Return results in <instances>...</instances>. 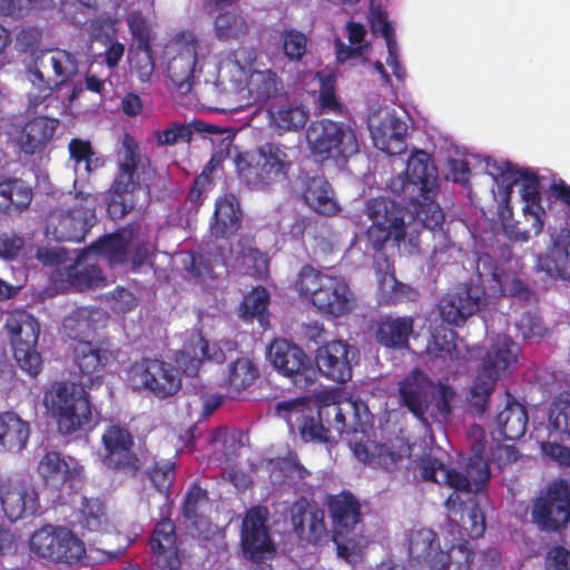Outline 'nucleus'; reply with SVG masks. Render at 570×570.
Masks as SVG:
<instances>
[{
	"mask_svg": "<svg viewBox=\"0 0 570 570\" xmlns=\"http://www.w3.org/2000/svg\"><path fill=\"white\" fill-rule=\"evenodd\" d=\"M479 284L460 285L449 292L440 303L442 318L453 325L463 324L482 306L499 296L511 297L512 304L534 302V294L522 281L499 269L490 255H481L475 264Z\"/></svg>",
	"mask_w": 570,
	"mask_h": 570,
	"instance_id": "nucleus-4",
	"label": "nucleus"
},
{
	"mask_svg": "<svg viewBox=\"0 0 570 570\" xmlns=\"http://www.w3.org/2000/svg\"><path fill=\"white\" fill-rule=\"evenodd\" d=\"M252 243V239L244 238L235 247H227L224 242L216 246L213 261L193 253H181L180 262L189 277L200 284L215 279L228 268L261 278L267 272V258Z\"/></svg>",
	"mask_w": 570,
	"mask_h": 570,
	"instance_id": "nucleus-9",
	"label": "nucleus"
},
{
	"mask_svg": "<svg viewBox=\"0 0 570 570\" xmlns=\"http://www.w3.org/2000/svg\"><path fill=\"white\" fill-rule=\"evenodd\" d=\"M367 127L377 149L389 155L405 150L407 124L395 109L387 106L372 109L367 116Z\"/></svg>",
	"mask_w": 570,
	"mask_h": 570,
	"instance_id": "nucleus-24",
	"label": "nucleus"
},
{
	"mask_svg": "<svg viewBox=\"0 0 570 570\" xmlns=\"http://www.w3.org/2000/svg\"><path fill=\"white\" fill-rule=\"evenodd\" d=\"M150 549L159 570H176L180 566L176 547L175 527L171 520L163 518L150 538Z\"/></svg>",
	"mask_w": 570,
	"mask_h": 570,
	"instance_id": "nucleus-37",
	"label": "nucleus"
},
{
	"mask_svg": "<svg viewBox=\"0 0 570 570\" xmlns=\"http://www.w3.org/2000/svg\"><path fill=\"white\" fill-rule=\"evenodd\" d=\"M520 354V346L510 335H492L488 332L484 346L478 348L475 354L480 363L469 389L468 402L472 413L483 415L487 412L489 399L498 382L509 377L517 370Z\"/></svg>",
	"mask_w": 570,
	"mask_h": 570,
	"instance_id": "nucleus-8",
	"label": "nucleus"
},
{
	"mask_svg": "<svg viewBox=\"0 0 570 570\" xmlns=\"http://www.w3.org/2000/svg\"><path fill=\"white\" fill-rule=\"evenodd\" d=\"M550 436L570 438V392L561 393L551 404L549 412Z\"/></svg>",
	"mask_w": 570,
	"mask_h": 570,
	"instance_id": "nucleus-54",
	"label": "nucleus"
},
{
	"mask_svg": "<svg viewBox=\"0 0 570 570\" xmlns=\"http://www.w3.org/2000/svg\"><path fill=\"white\" fill-rule=\"evenodd\" d=\"M413 328L414 320L411 316H385L376 324L375 340L387 348H403L407 346Z\"/></svg>",
	"mask_w": 570,
	"mask_h": 570,
	"instance_id": "nucleus-41",
	"label": "nucleus"
},
{
	"mask_svg": "<svg viewBox=\"0 0 570 570\" xmlns=\"http://www.w3.org/2000/svg\"><path fill=\"white\" fill-rule=\"evenodd\" d=\"M258 375L257 368L247 357H239L227 366L225 385L232 395L250 386Z\"/></svg>",
	"mask_w": 570,
	"mask_h": 570,
	"instance_id": "nucleus-51",
	"label": "nucleus"
},
{
	"mask_svg": "<svg viewBox=\"0 0 570 570\" xmlns=\"http://www.w3.org/2000/svg\"><path fill=\"white\" fill-rule=\"evenodd\" d=\"M297 81L302 83L308 92L318 91L317 108L322 114H342V104L335 91L336 75L333 71L305 72L297 76Z\"/></svg>",
	"mask_w": 570,
	"mask_h": 570,
	"instance_id": "nucleus-36",
	"label": "nucleus"
},
{
	"mask_svg": "<svg viewBox=\"0 0 570 570\" xmlns=\"http://www.w3.org/2000/svg\"><path fill=\"white\" fill-rule=\"evenodd\" d=\"M243 435L238 432L229 433L226 429L216 430L210 439L212 446L218 461H232L243 446Z\"/></svg>",
	"mask_w": 570,
	"mask_h": 570,
	"instance_id": "nucleus-55",
	"label": "nucleus"
},
{
	"mask_svg": "<svg viewBox=\"0 0 570 570\" xmlns=\"http://www.w3.org/2000/svg\"><path fill=\"white\" fill-rule=\"evenodd\" d=\"M471 455L463 472L448 469L441 461L424 456L420 462L421 476L426 481L445 484L453 492L445 501L449 513L446 532L452 543L442 549L436 533L426 528L413 529L407 534V551L412 567L424 566L429 570H470L472 548L466 538L476 539L485 530L484 514L476 494L490 480L489 453L484 431L473 426Z\"/></svg>",
	"mask_w": 570,
	"mask_h": 570,
	"instance_id": "nucleus-1",
	"label": "nucleus"
},
{
	"mask_svg": "<svg viewBox=\"0 0 570 570\" xmlns=\"http://www.w3.org/2000/svg\"><path fill=\"white\" fill-rule=\"evenodd\" d=\"M0 503L10 521H17L23 515H32L40 508L37 490L22 480H0Z\"/></svg>",
	"mask_w": 570,
	"mask_h": 570,
	"instance_id": "nucleus-31",
	"label": "nucleus"
},
{
	"mask_svg": "<svg viewBox=\"0 0 570 570\" xmlns=\"http://www.w3.org/2000/svg\"><path fill=\"white\" fill-rule=\"evenodd\" d=\"M149 479L164 500H167L166 493L175 476V464L169 460L155 462L148 472Z\"/></svg>",
	"mask_w": 570,
	"mask_h": 570,
	"instance_id": "nucleus-63",
	"label": "nucleus"
},
{
	"mask_svg": "<svg viewBox=\"0 0 570 570\" xmlns=\"http://www.w3.org/2000/svg\"><path fill=\"white\" fill-rule=\"evenodd\" d=\"M112 358L114 352L95 347L89 341H80L75 346V362L82 376H88L82 383L90 386L101 383V371Z\"/></svg>",
	"mask_w": 570,
	"mask_h": 570,
	"instance_id": "nucleus-40",
	"label": "nucleus"
},
{
	"mask_svg": "<svg viewBox=\"0 0 570 570\" xmlns=\"http://www.w3.org/2000/svg\"><path fill=\"white\" fill-rule=\"evenodd\" d=\"M98 195L86 187H78L73 180V190L61 195L59 206L52 209L46 219V235L58 242H82L96 223Z\"/></svg>",
	"mask_w": 570,
	"mask_h": 570,
	"instance_id": "nucleus-10",
	"label": "nucleus"
},
{
	"mask_svg": "<svg viewBox=\"0 0 570 570\" xmlns=\"http://www.w3.org/2000/svg\"><path fill=\"white\" fill-rule=\"evenodd\" d=\"M41 480L51 487L59 488L68 484L73 488L82 479V465L72 456H66L58 451H47L37 464Z\"/></svg>",
	"mask_w": 570,
	"mask_h": 570,
	"instance_id": "nucleus-32",
	"label": "nucleus"
},
{
	"mask_svg": "<svg viewBox=\"0 0 570 570\" xmlns=\"http://www.w3.org/2000/svg\"><path fill=\"white\" fill-rule=\"evenodd\" d=\"M515 327L524 338L542 337L547 328L537 311H527L517 320Z\"/></svg>",
	"mask_w": 570,
	"mask_h": 570,
	"instance_id": "nucleus-64",
	"label": "nucleus"
},
{
	"mask_svg": "<svg viewBox=\"0 0 570 570\" xmlns=\"http://www.w3.org/2000/svg\"><path fill=\"white\" fill-rule=\"evenodd\" d=\"M328 509L333 520V541L337 556L347 562H355L367 544L360 534V503L350 492H341L328 499Z\"/></svg>",
	"mask_w": 570,
	"mask_h": 570,
	"instance_id": "nucleus-20",
	"label": "nucleus"
},
{
	"mask_svg": "<svg viewBox=\"0 0 570 570\" xmlns=\"http://www.w3.org/2000/svg\"><path fill=\"white\" fill-rule=\"evenodd\" d=\"M484 171L497 189L495 200L509 206L513 187H518L522 204V220H505L502 224L504 235L512 242L527 243L539 236L547 223L550 197L543 195L544 175L529 167H520L503 159L487 158Z\"/></svg>",
	"mask_w": 570,
	"mask_h": 570,
	"instance_id": "nucleus-3",
	"label": "nucleus"
},
{
	"mask_svg": "<svg viewBox=\"0 0 570 570\" xmlns=\"http://www.w3.org/2000/svg\"><path fill=\"white\" fill-rule=\"evenodd\" d=\"M537 267L553 279L570 282V229L550 233L549 246L538 255Z\"/></svg>",
	"mask_w": 570,
	"mask_h": 570,
	"instance_id": "nucleus-33",
	"label": "nucleus"
},
{
	"mask_svg": "<svg viewBox=\"0 0 570 570\" xmlns=\"http://www.w3.org/2000/svg\"><path fill=\"white\" fill-rule=\"evenodd\" d=\"M43 406L62 435L85 432L92 428V412L82 385L55 382L45 392Z\"/></svg>",
	"mask_w": 570,
	"mask_h": 570,
	"instance_id": "nucleus-15",
	"label": "nucleus"
},
{
	"mask_svg": "<svg viewBox=\"0 0 570 570\" xmlns=\"http://www.w3.org/2000/svg\"><path fill=\"white\" fill-rule=\"evenodd\" d=\"M534 522L542 530H558L570 520V492L566 481L549 484L532 509Z\"/></svg>",
	"mask_w": 570,
	"mask_h": 570,
	"instance_id": "nucleus-26",
	"label": "nucleus"
},
{
	"mask_svg": "<svg viewBox=\"0 0 570 570\" xmlns=\"http://www.w3.org/2000/svg\"><path fill=\"white\" fill-rule=\"evenodd\" d=\"M292 149L265 142L252 151L237 155L235 166L239 178L252 188H263L284 179L292 166Z\"/></svg>",
	"mask_w": 570,
	"mask_h": 570,
	"instance_id": "nucleus-17",
	"label": "nucleus"
},
{
	"mask_svg": "<svg viewBox=\"0 0 570 570\" xmlns=\"http://www.w3.org/2000/svg\"><path fill=\"white\" fill-rule=\"evenodd\" d=\"M106 320V313L101 309L79 307L63 320L62 327L67 336L80 342L105 326Z\"/></svg>",
	"mask_w": 570,
	"mask_h": 570,
	"instance_id": "nucleus-42",
	"label": "nucleus"
},
{
	"mask_svg": "<svg viewBox=\"0 0 570 570\" xmlns=\"http://www.w3.org/2000/svg\"><path fill=\"white\" fill-rule=\"evenodd\" d=\"M30 425L14 412L0 413V452L19 453L28 443Z\"/></svg>",
	"mask_w": 570,
	"mask_h": 570,
	"instance_id": "nucleus-44",
	"label": "nucleus"
},
{
	"mask_svg": "<svg viewBox=\"0 0 570 570\" xmlns=\"http://www.w3.org/2000/svg\"><path fill=\"white\" fill-rule=\"evenodd\" d=\"M375 273L379 283L377 298L380 304L395 305L405 301H414L417 292L411 286L399 282L390 262L379 257L375 262Z\"/></svg>",
	"mask_w": 570,
	"mask_h": 570,
	"instance_id": "nucleus-38",
	"label": "nucleus"
},
{
	"mask_svg": "<svg viewBox=\"0 0 570 570\" xmlns=\"http://www.w3.org/2000/svg\"><path fill=\"white\" fill-rule=\"evenodd\" d=\"M77 522L88 531H100L106 522L102 504L97 499H82Z\"/></svg>",
	"mask_w": 570,
	"mask_h": 570,
	"instance_id": "nucleus-59",
	"label": "nucleus"
},
{
	"mask_svg": "<svg viewBox=\"0 0 570 570\" xmlns=\"http://www.w3.org/2000/svg\"><path fill=\"white\" fill-rule=\"evenodd\" d=\"M268 510L265 507L249 509L243 520L240 542L244 556L261 561L273 554L274 544L266 525Z\"/></svg>",
	"mask_w": 570,
	"mask_h": 570,
	"instance_id": "nucleus-29",
	"label": "nucleus"
},
{
	"mask_svg": "<svg viewBox=\"0 0 570 570\" xmlns=\"http://www.w3.org/2000/svg\"><path fill=\"white\" fill-rule=\"evenodd\" d=\"M242 209L238 199L232 194L216 200L214 218L210 224L212 234L216 237H227L240 226Z\"/></svg>",
	"mask_w": 570,
	"mask_h": 570,
	"instance_id": "nucleus-45",
	"label": "nucleus"
},
{
	"mask_svg": "<svg viewBox=\"0 0 570 570\" xmlns=\"http://www.w3.org/2000/svg\"><path fill=\"white\" fill-rule=\"evenodd\" d=\"M305 137L314 158L321 161L331 159L337 166L345 165L360 149L355 129L343 121L330 119L313 121L307 127Z\"/></svg>",
	"mask_w": 570,
	"mask_h": 570,
	"instance_id": "nucleus-18",
	"label": "nucleus"
},
{
	"mask_svg": "<svg viewBox=\"0 0 570 570\" xmlns=\"http://www.w3.org/2000/svg\"><path fill=\"white\" fill-rule=\"evenodd\" d=\"M102 462L108 469L134 474L139 470V460L132 452L134 439L127 429L109 425L102 434Z\"/></svg>",
	"mask_w": 570,
	"mask_h": 570,
	"instance_id": "nucleus-30",
	"label": "nucleus"
},
{
	"mask_svg": "<svg viewBox=\"0 0 570 570\" xmlns=\"http://www.w3.org/2000/svg\"><path fill=\"white\" fill-rule=\"evenodd\" d=\"M282 48L289 61H302L307 52V37L305 33L296 30H284L281 35Z\"/></svg>",
	"mask_w": 570,
	"mask_h": 570,
	"instance_id": "nucleus-60",
	"label": "nucleus"
},
{
	"mask_svg": "<svg viewBox=\"0 0 570 570\" xmlns=\"http://www.w3.org/2000/svg\"><path fill=\"white\" fill-rule=\"evenodd\" d=\"M127 383L135 391H147L157 399H167L176 394L181 380L177 368L158 358L145 357L130 365Z\"/></svg>",
	"mask_w": 570,
	"mask_h": 570,
	"instance_id": "nucleus-21",
	"label": "nucleus"
},
{
	"mask_svg": "<svg viewBox=\"0 0 570 570\" xmlns=\"http://www.w3.org/2000/svg\"><path fill=\"white\" fill-rule=\"evenodd\" d=\"M62 534L66 537L65 542H60L61 547L57 562L67 564H76L82 562L86 557V548L82 540H80L71 530L63 528Z\"/></svg>",
	"mask_w": 570,
	"mask_h": 570,
	"instance_id": "nucleus-61",
	"label": "nucleus"
},
{
	"mask_svg": "<svg viewBox=\"0 0 570 570\" xmlns=\"http://www.w3.org/2000/svg\"><path fill=\"white\" fill-rule=\"evenodd\" d=\"M65 527H55L47 524L36 531L30 538V549L40 558L57 562L60 542H65L66 537L62 534Z\"/></svg>",
	"mask_w": 570,
	"mask_h": 570,
	"instance_id": "nucleus-49",
	"label": "nucleus"
},
{
	"mask_svg": "<svg viewBox=\"0 0 570 570\" xmlns=\"http://www.w3.org/2000/svg\"><path fill=\"white\" fill-rule=\"evenodd\" d=\"M436 183V169L430 155L416 150L409 157L405 173L389 184L393 194L402 196L406 216L430 230L440 227L444 220V214L434 200Z\"/></svg>",
	"mask_w": 570,
	"mask_h": 570,
	"instance_id": "nucleus-6",
	"label": "nucleus"
},
{
	"mask_svg": "<svg viewBox=\"0 0 570 570\" xmlns=\"http://www.w3.org/2000/svg\"><path fill=\"white\" fill-rule=\"evenodd\" d=\"M117 174L112 183V199L108 204L111 218L124 217L135 206L134 194L140 187L148 186L153 176L150 160L140 153L139 145L125 135L117 158Z\"/></svg>",
	"mask_w": 570,
	"mask_h": 570,
	"instance_id": "nucleus-12",
	"label": "nucleus"
},
{
	"mask_svg": "<svg viewBox=\"0 0 570 570\" xmlns=\"http://www.w3.org/2000/svg\"><path fill=\"white\" fill-rule=\"evenodd\" d=\"M255 53L239 49L219 62L217 81L219 85H230V90L238 97L240 104L223 108V112L235 114L246 106H257L277 97L283 89L282 79L272 69H256Z\"/></svg>",
	"mask_w": 570,
	"mask_h": 570,
	"instance_id": "nucleus-7",
	"label": "nucleus"
},
{
	"mask_svg": "<svg viewBox=\"0 0 570 570\" xmlns=\"http://www.w3.org/2000/svg\"><path fill=\"white\" fill-rule=\"evenodd\" d=\"M210 46L190 31L176 35L164 48L163 63L171 85L180 92L191 90L196 75L203 71Z\"/></svg>",
	"mask_w": 570,
	"mask_h": 570,
	"instance_id": "nucleus-16",
	"label": "nucleus"
},
{
	"mask_svg": "<svg viewBox=\"0 0 570 570\" xmlns=\"http://www.w3.org/2000/svg\"><path fill=\"white\" fill-rule=\"evenodd\" d=\"M275 413L287 423L292 432L298 430L304 441H328V430L321 422L324 419L330 429L340 435H354V439H348V444L360 462L385 469L395 462L387 446L370 440L372 416L361 400L345 399L324 403L315 414L304 399H296L277 403Z\"/></svg>",
	"mask_w": 570,
	"mask_h": 570,
	"instance_id": "nucleus-2",
	"label": "nucleus"
},
{
	"mask_svg": "<svg viewBox=\"0 0 570 570\" xmlns=\"http://www.w3.org/2000/svg\"><path fill=\"white\" fill-rule=\"evenodd\" d=\"M295 288L301 297L322 314L344 316L354 305L353 293L345 279L328 269L322 271L305 265L298 273Z\"/></svg>",
	"mask_w": 570,
	"mask_h": 570,
	"instance_id": "nucleus-13",
	"label": "nucleus"
},
{
	"mask_svg": "<svg viewBox=\"0 0 570 570\" xmlns=\"http://www.w3.org/2000/svg\"><path fill=\"white\" fill-rule=\"evenodd\" d=\"M368 21L374 35H380L384 38L387 56L385 59L386 65L392 69L393 75L399 80H404L406 70L399 60V45L395 38V31L387 18V14L375 4L372 0L368 12Z\"/></svg>",
	"mask_w": 570,
	"mask_h": 570,
	"instance_id": "nucleus-39",
	"label": "nucleus"
},
{
	"mask_svg": "<svg viewBox=\"0 0 570 570\" xmlns=\"http://www.w3.org/2000/svg\"><path fill=\"white\" fill-rule=\"evenodd\" d=\"M507 404L497 415L495 424L498 433L507 440H518L524 435L528 425V414L523 405L518 403L507 392Z\"/></svg>",
	"mask_w": 570,
	"mask_h": 570,
	"instance_id": "nucleus-46",
	"label": "nucleus"
},
{
	"mask_svg": "<svg viewBox=\"0 0 570 570\" xmlns=\"http://www.w3.org/2000/svg\"><path fill=\"white\" fill-rule=\"evenodd\" d=\"M301 196L304 204L320 215L334 216L341 210L335 193L324 176L304 177Z\"/></svg>",
	"mask_w": 570,
	"mask_h": 570,
	"instance_id": "nucleus-35",
	"label": "nucleus"
},
{
	"mask_svg": "<svg viewBox=\"0 0 570 570\" xmlns=\"http://www.w3.org/2000/svg\"><path fill=\"white\" fill-rule=\"evenodd\" d=\"M32 200V190L22 179L6 178L0 181V212H22Z\"/></svg>",
	"mask_w": 570,
	"mask_h": 570,
	"instance_id": "nucleus-48",
	"label": "nucleus"
},
{
	"mask_svg": "<svg viewBox=\"0 0 570 570\" xmlns=\"http://www.w3.org/2000/svg\"><path fill=\"white\" fill-rule=\"evenodd\" d=\"M366 216L371 220L367 239L374 249H380L385 242L393 239L397 245L405 237V214L401 205L385 197L368 200Z\"/></svg>",
	"mask_w": 570,
	"mask_h": 570,
	"instance_id": "nucleus-23",
	"label": "nucleus"
},
{
	"mask_svg": "<svg viewBox=\"0 0 570 570\" xmlns=\"http://www.w3.org/2000/svg\"><path fill=\"white\" fill-rule=\"evenodd\" d=\"M268 301L269 294L264 287H254L253 291L244 297L239 306L240 318L246 322L257 318L259 325L266 328L268 325V316L266 314Z\"/></svg>",
	"mask_w": 570,
	"mask_h": 570,
	"instance_id": "nucleus-52",
	"label": "nucleus"
},
{
	"mask_svg": "<svg viewBox=\"0 0 570 570\" xmlns=\"http://www.w3.org/2000/svg\"><path fill=\"white\" fill-rule=\"evenodd\" d=\"M401 404L425 426L431 421H444L452 412L454 389L442 382H433L425 373L412 371L399 383Z\"/></svg>",
	"mask_w": 570,
	"mask_h": 570,
	"instance_id": "nucleus-11",
	"label": "nucleus"
},
{
	"mask_svg": "<svg viewBox=\"0 0 570 570\" xmlns=\"http://www.w3.org/2000/svg\"><path fill=\"white\" fill-rule=\"evenodd\" d=\"M324 519L323 509L305 499L295 501L291 507L293 530L303 541L316 544L327 535Z\"/></svg>",
	"mask_w": 570,
	"mask_h": 570,
	"instance_id": "nucleus-34",
	"label": "nucleus"
},
{
	"mask_svg": "<svg viewBox=\"0 0 570 570\" xmlns=\"http://www.w3.org/2000/svg\"><path fill=\"white\" fill-rule=\"evenodd\" d=\"M358 357V350L343 340H333L316 350L315 363L321 375L336 382L345 383L352 379L353 363Z\"/></svg>",
	"mask_w": 570,
	"mask_h": 570,
	"instance_id": "nucleus-27",
	"label": "nucleus"
},
{
	"mask_svg": "<svg viewBox=\"0 0 570 570\" xmlns=\"http://www.w3.org/2000/svg\"><path fill=\"white\" fill-rule=\"evenodd\" d=\"M154 252L155 245L142 238L137 228H122L86 248L78 256L69 277L81 288L98 286L104 281L98 266L100 261L111 265L130 261L136 269L148 264Z\"/></svg>",
	"mask_w": 570,
	"mask_h": 570,
	"instance_id": "nucleus-5",
	"label": "nucleus"
},
{
	"mask_svg": "<svg viewBox=\"0 0 570 570\" xmlns=\"http://www.w3.org/2000/svg\"><path fill=\"white\" fill-rule=\"evenodd\" d=\"M268 126L277 135L298 132L309 118V110L302 104L287 102L268 109Z\"/></svg>",
	"mask_w": 570,
	"mask_h": 570,
	"instance_id": "nucleus-43",
	"label": "nucleus"
},
{
	"mask_svg": "<svg viewBox=\"0 0 570 570\" xmlns=\"http://www.w3.org/2000/svg\"><path fill=\"white\" fill-rule=\"evenodd\" d=\"M271 465L273 475L276 478V473H278L289 484L303 480L307 475V470L298 463L297 458L292 453L272 461Z\"/></svg>",
	"mask_w": 570,
	"mask_h": 570,
	"instance_id": "nucleus-62",
	"label": "nucleus"
},
{
	"mask_svg": "<svg viewBox=\"0 0 570 570\" xmlns=\"http://www.w3.org/2000/svg\"><path fill=\"white\" fill-rule=\"evenodd\" d=\"M4 326L17 363L30 376H37L42 364L36 351L40 332L38 321L24 311H14L8 315Z\"/></svg>",
	"mask_w": 570,
	"mask_h": 570,
	"instance_id": "nucleus-22",
	"label": "nucleus"
},
{
	"mask_svg": "<svg viewBox=\"0 0 570 570\" xmlns=\"http://www.w3.org/2000/svg\"><path fill=\"white\" fill-rule=\"evenodd\" d=\"M464 350L465 345L456 340L455 332L444 327L435 330L428 345L430 356L451 362L461 358Z\"/></svg>",
	"mask_w": 570,
	"mask_h": 570,
	"instance_id": "nucleus-50",
	"label": "nucleus"
},
{
	"mask_svg": "<svg viewBox=\"0 0 570 570\" xmlns=\"http://www.w3.org/2000/svg\"><path fill=\"white\" fill-rule=\"evenodd\" d=\"M267 357L273 367L292 379L299 387L314 382L315 371L307 354L296 344L286 340H275L268 347Z\"/></svg>",
	"mask_w": 570,
	"mask_h": 570,
	"instance_id": "nucleus-25",
	"label": "nucleus"
},
{
	"mask_svg": "<svg viewBox=\"0 0 570 570\" xmlns=\"http://www.w3.org/2000/svg\"><path fill=\"white\" fill-rule=\"evenodd\" d=\"M346 30L351 46H346L341 40H337L335 43L336 58L340 62L361 57L362 50L366 47V29L362 23L348 22Z\"/></svg>",
	"mask_w": 570,
	"mask_h": 570,
	"instance_id": "nucleus-53",
	"label": "nucleus"
},
{
	"mask_svg": "<svg viewBox=\"0 0 570 570\" xmlns=\"http://www.w3.org/2000/svg\"><path fill=\"white\" fill-rule=\"evenodd\" d=\"M248 31L244 17L235 12H225L215 20V35L219 40L237 39Z\"/></svg>",
	"mask_w": 570,
	"mask_h": 570,
	"instance_id": "nucleus-58",
	"label": "nucleus"
},
{
	"mask_svg": "<svg viewBox=\"0 0 570 570\" xmlns=\"http://www.w3.org/2000/svg\"><path fill=\"white\" fill-rule=\"evenodd\" d=\"M58 120L52 117H36L26 124L19 139L20 148L26 154H35L53 136Z\"/></svg>",
	"mask_w": 570,
	"mask_h": 570,
	"instance_id": "nucleus-47",
	"label": "nucleus"
},
{
	"mask_svg": "<svg viewBox=\"0 0 570 570\" xmlns=\"http://www.w3.org/2000/svg\"><path fill=\"white\" fill-rule=\"evenodd\" d=\"M43 406L62 435L85 432L92 428V412L82 385L55 382L45 392Z\"/></svg>",
	"mask_w": 570,
	"mask_h": 570,
	"instance_id": "nucleus-14",
	"label": "nucleus"
},
{
	"mask_svg": "<svg viewBox=\"0 0 570 570\" xmlns=\"http://www.w3.org/2000/svg\"><path fill=\"white\" fill-rule=\"evenodd\" d=\"M236 344L233 341L208 343L199 333L189 335L184 347L176 353V363L180 371L188 376L198 373L204 360L215 363H222L226 360L225 351L235 350Z\"/></svg>",
	"mask_w": 570,
	"mask_h": 570,
	"instance_id": "nucleus-28",
	"label": "nucleus"
},
{
	"mask_svg": "<svg viewBox=\"0 0 570 570\" xmlns=\"http://www.w3.org/2000/svg\"><path fill=\"white\" fill-rule=\"evenodd\" d=\"M70 158L75 163V174L77 177L89 175L92 170L100 166L98 158L94 159V151L90 142L78 138L71 139L69 142ZM79 180V178H76Z\"/></svg>",
	"mask_w": 570,
	"mask_h": 570,
	"instance_id": "nucleus-56",
	"label": "nucleus"
},
{
	"mask_svg": "<svg viewBox=\"0 0 570 570\" xmlns=\"http://www.w3.org/2000/svg\"><path fill=\"white\" fill-rule=\"evenodd\" d=\"M130 68L141 82H148L155 71L150 45H136L129 50Z\"/></svg>",
	"mask_w": 570,
	"mask_h": 570,
	"instance_id": "nucleus-57",
	"label": "nucleus"
},
{
	"mask_svg": "<svg viewBox=\"0 0 570 570\" xmlns=\"http://www.w3.org/2000/svg\"><path fill=\"white\" fill-rule=\"evenodd\" d=\"M77 69V58L63 49L49 50L37 59L35 66L27 71V80L31 85L28 92L29 109H37L49 99L53 88L70 79Z\"/></svg>",
	"mask_w": 570,
	"mask_h": 570,
	"instance_id": "nucleus-19",
	"label": "nucleus"
}]
</instances>
